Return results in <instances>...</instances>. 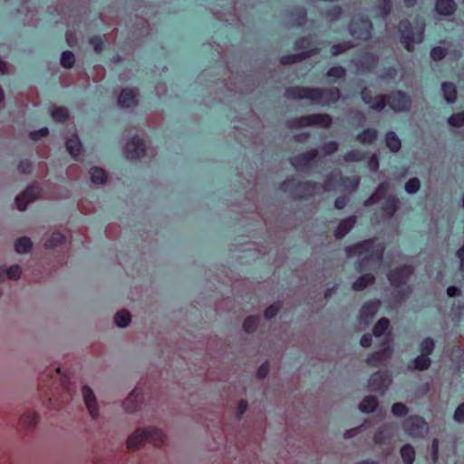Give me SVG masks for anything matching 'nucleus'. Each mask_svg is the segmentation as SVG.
<instances>
[{
    "label": "nucleus",
    "instance_id": "nucleus-37",
    "mask_svg": "<svg viewBox=\"0 0 464 464\" xmlns=\"http://www.w3.org/2000/svg\"><path fill=\"white\" fill-rule=\"evenodd\" d=\"M259 322H260L259 316H256V315L247 316L243 322V325H242L243 330L248 334L254 333L257 329Z\"/></svg>",
    "mask_w": 464,
    "mask_h": 464
},
{
    "label": "nucleus",
    "instance_id": "nucleus-42",
    "mask_svg": "<svg viewBox=\"0 0 464 464\" xmlns=\"http://www.w3.org/2000/svg\"><path fill=\"white\" fill-rule=\"evenodd\" d=\"M51 115L53 119L58 122H64L69 118L68 110L64 107H57L53 109Z\"/></svg>",
    "mask_w": 464,
    "mask_h": 464
},
{
    "label": "nucleus",
    "instance_id": "nucleus-43",
    "mask_svg": "<svg viewBox=\"0 0 464 464\" xmlns=\"http://www.w3.org/2000/svg\"><path fill=\"white\" fill-rule=\"evenodd\" d=\"M39 421V415L35 412H28L22 416L21 422L27 428H33Z\"/></svg>",
    "mask_w": 464,
    "mask_h": 464
},
{
    "label": "nucleus",
    "instance_id": "nucleus-17",
    "mask_svg": "<svg viewBox=\"0 0 464 464\" xmlns=\"http://www.w3.org/2000/svg\"><path fill=\"white\" fill-rule=\"evenodd\" d=\"M146 432L148 441L152 443L156 447L163 446L168 440L167 434L164 432L163 430L158 427L148 426L146 427Z\"/></svg>",
    "mask_w": 464,
    "mask_h": 464
},
{
    "label": "nucleus",
    "instance_id": "nucleus-60",
    "mask_svg": "<svg viewBox=\"0 0 464 464\" xmlns=\"http://www.w3.org/2000/svg\"><path fill=\"white\" fill-rule=\"evenodd\" d=\"M270 371V366L268 362H263L256 371V376L258 379H265Z\"/></svg>",
    "mask_w": 464,
    "mask_h": 464
},
{
    "label": "nucleus",
    "instance_id": "nucleus-30",
    "mask_svg": "<svg viewBox=\"0 0 464 464\" xmlns=\"http://www.w3.org/2000/svg\"><path fill=\"white\" fill-rule=\"evenodd\" d=\"M389 184L388 183H381L376 191L365 201V206H370L379 201L388 191Z\"/></svg>",
    "mask_w": 464,
    "mask_h": 464
},
{
    "label": "nucleus",
    "instance_id": "nucleus-9",
    "mask_svg": "<svg viewBox=\"0 0 464 464\" xmlns=\"http://www.w3.org/2000/svg\"><path fill=\"white\" fill-rule=\"evenodd\" d=\"M372 27V23L368 19L356 15L352 19L349 29L353 37L367 40L371 37Z\"/></svg>",
    "mask_w": 464,
    "mask_h": 464
},
{
    "label": "nucleus",
    "instance_id": "nucleus-10",
    "mask_svg": "<svg viewBox=\"0 0 464 464\" xmlns=\"http://www.w3.org/2000/svg\"><path fill=\"white\" fill-rule=\"evenodd\" d=\"M291 123L295 127L318 126L328 128L332 124V119L327 114H312L298 118Z\"/></svg>",
    "mask_w": 464,
    "mask_h": 464
},
{
    "label": "nucleus",
    "instance_id": "nucleus-55",
    "mask_svg": "<svg viewBox=\"0 0 464 464\" xmlns=\"http://www.w3.org/2000/svg\"><path fill=\"white\" fill-rule=\"evenodd\" d=\"M6 276L10 279H18L22 274V269L18 265H14L6 269Z\"/></svg>",
    "mask_w": 464,
    "mask_h": 464
},
{
    "label": "nucleus",
    "instance_id": "nucleus-14",
    "mask_svg": "<svg viewBox=\"0 0 464 464\" xmlns=\"http://www.w3.org/2000/svg\"><path fill=\"white\" fill-rule=\"evenodd\" d=\"M144 401V392L141 389H134L123 401L122 407L128 412L138 411Z\"/></svg>",
    "mask_w": 464,
    "mask_h": 464
},
{
    "label": "nucleus",
    "instance_id": "nucleus-23",
    "mask_svg": "<svg viewBox=\"0 0 464 464\" xmlns=\"http://www.w3.org/2000/svg\"><path fill=\"white\" fill-rule=\"evenodd\" d=\"M66 150L70 155L76 160L81 154L82 145L77 135L69 138L65 142Z\"/></svg>",
    "mask_w": 464,
    "mask_h": 464
},
{
    "label": "nucleus",
    "instance_id": "nucleus-25",
    "mask_svg": "<svg viewBox=\"0 0 464 464\" xmlns=\"http://www.w3.org/2000/svg\"><path fill=\"white\" fill-rule=\"evenodd\" d=\"M430 365L431 360L427 355L420 354L411 361L409 367L418 371H425L428 370Z\"/></svg>",
    "mask_w": 464,
    "mask_h": 464
},
{
    "label": "nucleus",
    "instance_id": "nucleus-63",
    "mask_svg": "<svg viewBox=\"0 0 464 464\" xmlns=\"http://www.w3.org/2000/svg\"><path fill=\"white\" fill-rule=\"evenodd\" d=\"M363 430V426L362 425H360V426H357L355 428H353V429H350V430H347L344 433H343V438L345 440H350L357 435H359L361 432H362Z\"/></svg>",
    "mask_w": 464,
    "mask_h": 464
},
{
    "label": "nucleus",
    "instance_id": "nucleus-36",
    "mask_svg": "<svg viewBox=\"0 0 464 464\" xmlns=\"http://www.w3.org/2000/svg\"><path fill=\"white\" fill-rule=\"evenodd\" d=\"M376 139L377 131L373 129H367L356 137V140L362 144H372Z\"/></svg>",
    "mask_w": 464,
    "mask_h": 464
},
{
    "label": "nucleus",
    "instance_id": "nucleus-59",
    "mask_svg": "<svg viewBox=\"0 0 464 464\" xmlns=\"http://www.w3.org/2000/svg\"><path fill=\"white\" fill-rule=\"evenodd\" d=\"M89 44L93 47L94 51H96V52L102 51L103 48V45H104V43H103L102 37L97 36V35L92 36L89 39Z\"/></svg>",
    "mask_w": 464,
    "mask_h": 464
},
{
    "label": "nucleus",
    "instance_id": "nucleus-56",
    "mask_svg": "<svg viewBox=\"0 0 464 464\" xmlns=\"http://www.w3.org/2000/svg\"><path fill=\"white\" fill-rule=\"evenodd\" d=\"M453 420L459 424L464 423V402L456 408L453 413Z\"/></svg>",
    "mask_w": 464,
    "mask_h": 464
},
{
    "label": "nucleus",
    "instance_id": "nucleus-31",
    "mask_svg": "<svg viewBox=\"0 0 464 464\" xmlns=\"http://www.w3.org/2000/svg\"><path fill=\"white\" fill-rule=\"evenodd\" d=\"M33 246V243L28 237H21L14 243V250L19 254L28 253Z\"/></svg>",
    "mask_w": 464,
    "mask_h": 464
},
{
    "label": "nucleus",
    "instance_id": "nucleus-64",
    "mask_svg": "<svg viewBox=\"0 0 464 464\" xmlns=\"http://www.w3.org/2000/svg\"><path fill=\"white\" fill-rule=\"evenodd\" d=\"M345 74L344 68L338 66V67H333L328 71L327 75L329 77H335V78H341L343 77Z\"/></svg>",
    "mask_w": 464,
    "mask_h": 464
},
{
    "label": "nucleus",
    "instance_id": "nucleus-49",
    "mask_svg": "<svg viewBox=\"0 0 464 464\" xmlns=\"http://www.w3.org/2000/svg\"><path fill=\"white\" fill-rule=\"evenodd\" d=\"M448 123L456 128L464 126V112L452 114L448 119Z\"/></svg>",
    "mask_w": 464,
    "mask_h": 464
},
{
    "label": "nucleus",
    "instance_id": "nucleus-5",
    "mask_svg": "<svg viewBox=\"0 0 464 464\" xmlns=\"http://www.w3.org/2000/svg\"><path fill=\"white\" fill-rule=\"evenodd\" d=\"M123 152L127 159L137 160L147 154L152 155L153 150L149 148L145 141L136 135L126 142Z\"/></svg>",
    "mask_w": 464,
    "mask_h": 464
},
{
    "label": "nucleus",
    "instance_id": "nucleus-45",
    "mask_svg": "<svg viewBox=\"0 0 464 464\" xmlns=\"http://www.w3.org/2000/svg\"><path fill=\"white\" fill-rule=\"evenodd\" d=\"M75 63V56L71 51H64L61 55V64L63 67L70 69Z\"/></svg>",
    "mask_w": 464,
    "mask_h": 464
},
{
    "label": "nucleus",
    "instance_id": "nucleus-40",
    "mask_svg": "<svg viewBox=\"0 0 464 464\" xmlns=\"http://www.w3.org/2000/svg\"><path fill=\"white\" fill-rule=\"evenodd\" d=\"M419 347L421 354L430 355L435 349V342L432 338L426 337L420 343Z\"/></svg>",
    "mask_w": 464,
    "mask_h": 464
},
{
    "label": "nucleus",
    "instance_id": "nucleus-41",
    "mask_svg": "<svg viewBox=\"0 0 464 464\" xmlns=\"http://www.w3.org/2000/svg\"><path fill=\"white\" fill-rule=\"evenodd\" d=\"M399 208V200L395 197H390L385 202L383 207V210L385 214L390 218L392 217L396 210Z\"/></svg>",
    "mask_w": 464,
    "mask_h": 464
},
{
    "label": "nucleus",
    "instance_id": "nucleus-26",
    "mask_svg": "<svg viewBox=\"0 0 464 464\" xmlns=\"http://www.w3.org/2000/svg\"><path fill=\"white\" fill-rule=\"evenodd\" d=\"M456 8V5L453 0H438L436 3V11L440 14L450 15Z\"/></svg>",
    "mask_w": 464,
    "mask_h": 464
},
{
    "label": "nucleus",
    "instance_id": "nucleus-18",
    "mask_svg": "<svg viewBox=\"0 0 464 464\" xmlns=\"http://www.w3.org/2000/svg\"><path fill=\"white\" fill-rule=\"evenodd\" d=\"M379 306L380 302L378 301H372L365 304L361 310L359 317L360 324H363L364 326L368 325L373 319L379 309Z\"/></svg>",
    "mask_w": 464,
    "mask_h": 464
},
{
    "label": "nucleus",
    "instance_id": "nucleus-24",
    "mask_svg": "<svg viewBox=\"0 0 464 464\" xmlns=\"http://www.w3.org/2000/svg\"><path fill=\"white\" fill-rule=\"evenodd\" d=\"M355 222L356 218L354 217H350L342 220L335 230V237L337 238L343 237L353 227Z\"/></svg>",
    "mask_w": 464,
    "mask_h": 464
},
{
    "label": "nucleus",
    "instance_id": "nucleus-57",
    "mask_svg": "<svg viewBox=\"0 0 464 464\" xmlns=\"http://www.w3.org/2000/svg\"><path fill=\"white\" fill-rule=\"evenodd\" d=\"M363 153L360 150H351L347 152L343 159L345 161H359L362 160Z\"/></svg>",
    "mask_w": 464,
    "mask_h": 464
},
{
    "label": "nucleus",
    "instance_id": "nucleus-29",
    "mask_svg": "<svg viewBox=\"0 0 464 464\" xmlns=\"http://www.w3.org/2000/svg\"><path fill=\"white\" fill-rule=\"evenodd\" d=\"M401 457L403 464H413L415 460V450L410 444H405L401 449Z\"/></svg>",
    "mask_w": 464,
    "mask_h": 464
},
{
    "label": "nucleus",
    "instance_id": "nucleus-16",
    "mask_svg": "<svg viewBox=\"0 0 464 464\" xmlns=\"http://www.w3.org/2000/svg\"><path fill=\"white\" fill-rule=\"evenodd\" d=\"M395 426L392 423H386L381 426L373 436L376 444L382 445L388 443L394 435Z\"/></svg>",
    "mask_w": 464,
    "mask_h": 464
},
{
    "label": "nucleus",
    "instance_id": "nucleus-22",
    "mask_svg": "<svg viewBox=\"0 0 464 464\" xmlns=\"http://www.w3.org/2000/svg\"><path fill=\"white\" fill-rule=\"evenodd\" d=\"M317 150H312L304 154H300L292 159V165L296 169H302L309 165V163L317 156Z\"/></svg>",
    "mask_w": 464,
    "mask_h": 464
},
{
    "label": "nucleus",
    "instance_id": "nucleus-27",
    "mask_svg": "<svg viewBox=\"0 0 464 464\" xmlns=\"http://www.w3.org/2000/svg\"><path fill=\"white\" fill-rule=\"evenodd\" d=\"M378 406V400L374 396H366L359 404V410L363 413H371Z\"/></svg>",
    "mask_w": 464,
    "mask_h": 464
},
{
    "label": "nucleus",
    "instance_id": "nucleus-3",
    "mask_svg": "<svg viewBox=\"0 0 464 464\" xmlns=\"http://www.w3.org/2000/svg\"><path fill=\"white\" fill-rule=\"evenodd\" d=\"M286 96L292 99H307L319 105H329L340 99L338 89H310L303 87H294L286 91Z\"/></svg>",
    "mask_w": 464,
    "mask_h": 464
},
{
    "label": "nucleus",
    "instance_id": "nucleus-39",
    "mask_svg": "<svg viewBox=\"0 0 464 464\" xmlns=\"http://www.w3.org/2000/svg\"><path fill=\"white\" fill-rule=\"evenodd\" d=\"M341 180H343V179L340 176V173H338V172L332 173L330 176H328L326 178V180H325V183L324 186V191L335 190L337 188V184Z\"/></svg>",
    "mask_w": 464,
    "mask_h": 464
},
{
    "label": "nucleus",
    "instance_id": "nucleus-53",
    "mask_svg": "<svg viewBox=\"0 0 464 464\" xmlns=\"http://www.w3.org/2000/svg\"><path fill=\"white\" fill-rule=\"evenodd\" d=\"M392 412L395 416L401 417V416H405L408 413V409L403 403L396 402L392 407Z\"/></svg>",
    "mask_w": 464,
    "mask_h": 464
},
{
    "label": "nucleus",
    "instance_id": "nucleus-58",
    "mask_svg": "<svg viewBox=\"0 0 464 464\" xmlns=\"http://www.w3.org/2000/svg\"><path fill=\"white\" fill-rule=\"evenodd\" d=\"M49 134V130L47 127H43L38 130H34L29 133V137L33 140H38L41 138L46 137Z\"/></svg>",
    "mask_w": 464,
    "mask_h": 464
},
{
    "label": "nucleus",
    "instance_id": "nucleus-21",
    "mask_svg": "<svg viewBox=\"0 0 464 464\" xmlns=\"http://www.w3.org/2000/svg\"><path fill=\"white\" fill-rule=\"evenodd\" d=\"M412 269L411 266H405L398 268L389 274V280L392 285L399 286L400 285L406 282L409 276L411 275Z\"/></svg>",
    "mask_w": 464,
    "mask_h": 464
},
{
    "label": "nucleus",
    "instance_id": "nucleus-33",
    "mask_svg": "<svg viewBox=\"0 0 464 464\" xmlns=\"http://www.w3.org/2000/svg\"><path fill=\"white\" fill-rule=\"evenodd\" d=\"M442 92L444 95V99L449 103H453L457 98V91L456 87L453 83L450 82H443L442 83Z\"/></svg>",
    "mask_w": 464,
    "mask_h": 464
},
{
    "label": "nucleus",
    "instance_id": "nucleus-32",
    "mask_svg": "<svg viewBox=\"0 0 464 464\" xmlns=\"http://www.w3.org/2000/svg\"><path fill=\"white\" fill-rule=\"evenodd\" d=\"M65 237L61 232H53L51 237L45 241L44 247L46 249H53L65 242Z\"/></svg>",
    "mask_w": 464,
    "mask_h": 464
},
{
    "label": "nucleus",
    "instance_id": "nucleus-48",
    "mask_svg": "<svg viewBox=\"0 0 464 464\" xmlns=\"http://www.w3.org/2000/svg\"><path fill=\"white\" fill-rule=\"evenodd\" d=\"M420 188V182L417 178L410 179L405 184V191L408 194H415L419 191Z\"/></svg>",
    "mask_w": 464,
    "mask_h": 464
},
{
    "label": "nucleus",
    "instance_id": "nucleus-38",
    "mask_svg": "<svg viewBox=\"0 0 464 464\" xmlns=\"http://www.w3.org/2000/svg\"><path fill=\"white\" fill-rule=\"evenodd\" d=\"M376 63L375 57L372 55H365L361 58L357 62H355L356 66L358 67L359 72H363L365 70H369L374 66Z\"/></svg>",
    "mask_w": 464,
    "mask_h": 464
},
{
    "label": "nucleus",
    "instance_id": "nucleus-4",
    "mask_svg": "<svg viewBox=\"0 0 464 464\" xmlns=\"http://www.w3.org/2000/svg\"><path fill=\"white\" fill-rule=\"evenodd\" d=\"M401 34V41L408 51H412L414 44L422 41L424 33L423 23H418L416 31L411 30V24L408 20L401 21L399 25Z\"/></svg>",
    "mask_w": 464,
    "mask_h": 464
},
{
    "label": "nucleus",
    "instance_id": "nucleus-54",
    "mask_svg": "<svg viewBox=\"0 0 464 464\" xmlns=\"http://www.w3.org/2000/svg\"><path fill=\"white\" fill-rule=\"evenodd\" d=\"M17 169L23 174H29L33 170L32 162L27 159L22 160L17 166Z\"/></svg>",
    "mask_w": 464,
    "mask_h": 464
},
{
    "label": "nucleus",
    "instance_id": "nucleus-20",
    "mask_svg": "<svg viewBox=\"0 0 464 464\" xmlns=\"http://www.w3.org/2000/svg\"><path fill=\"white\" fill-rule=\"evenodd\" d=\"M82 397L84 403L86 405V408L88 409L90 415L96 419L98 416V408L96 404V398L92 392V390L88 386H83L82 389Z\"/></svg>",
    "mask_w": 464,
    "mask_h": 464
},
{
    "label": "nucleus",
    "instance_id": "nucleus-6",
    "mask_svg": "<svg viewBox=\"0 0 464 464\" xmlns=\"http://www.w3.org/2000/svg\"><path fill=\"white\" fill-rule=\"evenodd\" d=\"M314 43L312 39H301L295 43V48L300 51L297 54L283 56L281 63L283 64L295 63L302 59L308 57L318 52V48L313 47Z\"/></svg>",
    "mask_w": 464,
    "mask_h": 464
},
{
    "label": "nucleus",
    "instance_id": "nucleus-13",
    "mask_svg": "<svg viewBox=\"0 0 464 464\" xmlns=\"http://www.w3.org/2000/svg\"><path fill=\"white\" fill-rule=\"evenodd\" d=\"M386 344L382 350L373 353L367 358V362L372 366H378L388 362L392 355V348L391 346V338L385 337Z\"/></svg>",
    "mask_w": 464,
    "mask_h": 464
},
{
    "label": "nucleus",
    "instance_id": "nucleus-46",
    "mask_svg": "<svg viewBox=\"0 0 464 464\" xmlns=\"http://www.w3.org/2000/svg\"><path fill=\"white\" fill-rule=\"evenodd\" d=\"M131 322V314L127 310L118 311V327L125 328Z\"/></svg>",
    "mask_w": 464,
    "mask_h": 464
},
{
    "label": "nucleus",
    "instance_id": "nucleus-62",
    "mask_svg": "<svg viewBox=\"0 0 464 464\" xmlns=\"http://www.w3.org/2000/svg\"><path fill=\"white\" fill-rule=\"evenodd\" d=\"M446 49L442 47H435L430 51L431 58L436 61L441 60L446 55Z\"/></svg>",
    "mask_w": 464,
    "mask_h": 464
},
{
    "label": "nucleus",
    "instance_id": "nucleus-7",
    "mask_svg": "<svg viewBox=\"0 0 464 464\" xmlns=\"http://www.w3.org/2000/svg\"><path fill=\"white\" fill-rule=\"evenodd\" d=\"M404 431L412 438H423L429 432V425L420 416H410L403 422Z\"/></svg>",
    "mask_w": 464,
    "mask_h": 464
},
{
    "label": "nucleus",
    "instance_id": "nucleus-15",
    "mask_svg": "<svg viewBox=\"0 0 464 464\" xmlns=\"http://www.w3.org/2000/svg\"><path fill=\"white\" fill-rule=\"evenodd\" d=\"M138 92L134 88L122 89L118 97V104L121 107L131 108L138 104Z\"/></svg>",
    "mask_w": 464,
    "mask_h": 464
},
{
    "label": "nucleus",
    "instance_id": "nucleus-28",
    "mask_svg": "<svg viewBox=\"0 0 464 464\" xmlns=\"http://www.w3.org/2000/svg\"><path fill=\"white\" fill-rule=\"evenodd\" d=\"M386 146L392 152H398L401 148V141L397 134L393 131H389L385 136Z\"/></svg>",
    "mask_w": 464,
    "mask_h": 464
},
{
    "label": "nucleus",
    "instance_id": "nucleus-35",
    "mask_svg": "<svg viewBox=\"0 0 464 464\" xmlns=\"http://www.w3.org/2000/svg\"><path fill=\"white\" fill-rule=\"evenodd\" d=\"M91 180L95 184H103L107 179L106 171L99 167L92 168L90 170Z\"/></svg>",
    "mask_w": 464,
    "mask_h": 464
},
{
    "label": "nucleus",
    "instance_id": "nucleus-19",
    "mask_svg": "<svg viewBox=\"0 0 464 464\" xmlns=\"http://www.w3.org/2000/svg\"><path fill=\"white\" fill-rule=\"evenodd\" d=\"M148 441L146 427L137 429L127 439V447L130 450L140 448L145 442Z\"/></svg>",
    "mask_w": 464,
    "mask_h": 464
},
{
    "label": "nucleus",
    "instance_id": "nucleus-11",
    "mask_svg": "<svg viewBox=\"0 0 464 464\" xmlns=\"http://www.w3.org/2000/svg\"><path fill=\"white\" fill-rule=\"evenodd\" d=\"M392 382V376L388 372L378 371L371 375L368 387L371 391L384 393Z\"/></svg>",
    "mask_w": 464,
    "mask_h": 464
},
{
    "label": "nucleus",
    "instance_id": "nucleus-12",
    "mask_svg": "<svg viewBox=\"0 0 464 464\" xmlns=\"http://www.w3.org/2000/svg\"><path fill=\"white\" fill-rule=\"evenodd\" d=\"M41 188L37 184L29 186L22 194L15 198L16 208L20 211L26 209L27 205L40 197Z\"/></svg>",
    "mask_w": 464,
    "mask_h": 464
},
{
    "label": "nucleus",
    "instance_id": "nucleus-51",
    "mask_svg": "<svg viewBox=\"0 0 464 464\" xmlns=\"http://www.w3.org/2000/svg\"><path fill=\"white\" fill-rule=\"evenodd\" d=\"M353 45L350 42L337 44L332 46V54L338 55L351 49Z\"/></svg>",
    "mask_w": 464,
    "mask_h": 464
},
{
    "label": "nucleus",
    "instance_id": "nucleus-2",
    "mask_svg": "<svg viewBox=\"0 0 464 464\" xmlns=\"http://www.w3.org/2000/svg\"><path fill=\"white\" fill-rule=\"evenodd\" d=\"M362 99L372 110L378 111L387 105L395 112L407 111L411 108V98L402 92H395L390 95H378L372 98L370 91L365 88L362 92Z\"/></svg>",
    "mask_w": 464,
    "mask_h": 464
},
{
    "label": "nucleus",
    "instance_id": "nucleus-1",
    "mask_svg": "<svg viewBox=\"0 0 464 464\" xmlns=\"http://www.w3.org/2000/svg\"><path fill=\"white\" fill-rule=\"evenodd\" d=\"M383 251V246L382 244H375L372 240L364 241L346 248L349 257H358L361 269L369 268L372 270L381 266Z\"/></svg>",
    "mask_w": 464,
    "mask_h": 464
},
{
    "label": "nucleus",
    "instance_id": "nucleus-61",
    "mask_svg": "<svg viewBox=\"0 0 464 464\" xmlns=\"http://www.w3.org/2000/svg\"><path fill=\"white\" fill-rule=\"evenodd\" d=\"M248 409V402L246 400H240L236 408V414L238 418H241Z\"/></svg>",
    "mask_w": 464,
    "mask_h": 464
},
{
    "label": "nucleus",
    "instance_id": "nucleus-8",
    "mask_svg": "<svg viewBox=\"0 0 464 464\" xmlns=\"http://www.w3.org/2000/svg\"><path fill=\"white\" fill-rule=\"evenodd\" d=\"M294 181L287 180L281 185V189L285 192H291L296 198H309L314 196L320 192V188L317 187L314 183L305 182L303 184H298L295 188H293Z\"/></svg>",
    "mask_w": 464,
    "mask_h": 464
},
{
    "label": "nucleus",
    "instance_id": "nucleus-52",
    "mask_svg": "<svg viewBox=\"0 0 464 464\" xmlns=\"http://www.w3.org/2000/svg\"><path fill=\"white\" fill-rule=\"evenodd\" d=\"M280 308H281V304L279 303H275V304L269 305L265 310L264 316L266 319H272V318H274L277 314V313L279 312Z\"/></svg>",
    "mask_w": 464,
    "mask_h": 464
},
{
    "label": "nucleus",
    "instance_id": "nucleus-44",
    "mask_svg": "<svg viewBox=\"0 0 464 464\" xmlns=\"http://www.w3.org/2000/svg\"><path fill=\"white\" fill-rule=\"evenodd\" d=\"M390 322L387 318H381L373 327V335L375 337L382 336L388 329Z\"/></svg>",
    "mask_w": 464,
    "mask_h": 464
},
{
    "label": "nucleus",
    "instance_id": "nucleus-50",
    "mask_svg": "<svg viewBox=\"0 0 464 464\" xmlns=\"http://www.w3.org/2000/svg\"><path fill=\"white\" fill-rule=\"evenodd\" d=\"M360 183L358 177L347 178L343 180V186L345 190L353 191L357 188Z\"/></svg>",
    "mask_w": 464,
    "mask_h": 464
},
{
    "label": "nucleus",
    "instance_id": "nucleus-34",
    "mask_svg": "<svg viewBox=\"0 0 464 464\" xmlns=\"http://www.w3.org/2000/svg\"><path fill=\"white\" fill-rule=\"evenodd\" d=\"M374 282V276L371 274H365L360 276L353 285L355 291H362Z\"/></svg>",
    "mask_w": 464,
    "mask_h": 464
},
{
    "label": "nucleus",
    "instance_id": "nucleus-47",
    "mask_svg": "<svg viewBox=\"0 0 464 464\" xmlns=\"http://www.w3.org/2000/svg\"><path fill=\"white\" fill-rule=\"evenodd\" d=\"M392 3L390 0H380L376 6V14L380 16H386L390 13Z\"/></svg>",
    "mask_w": 464,
    "mask_h": 464
}]
</instances>
